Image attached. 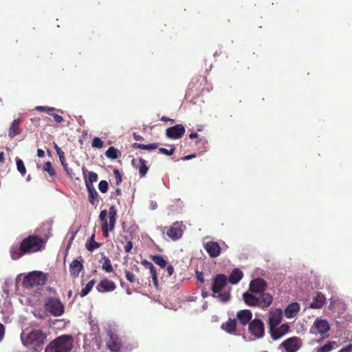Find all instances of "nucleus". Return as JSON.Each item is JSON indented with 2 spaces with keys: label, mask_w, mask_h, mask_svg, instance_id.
Masks as SVG:
<instances>
[{
  "label": "nucleus",
  "mask_w": 352,
  "mask_h": 352,
  "mask_svg": "<svg viewBox=\"0 0 352 352\" xmlns=\"http://www.w3.org/2000/svg\"><path fill=\"white\" fill-rule=\"evenodd\" d=\"M4 161H5L4 153L3 152H0V162L1 163H4Z\"/></svg>",
  "instance_id": "62"
},
{
  "label": "nucleus",
  "mask_w": 352,
  "mask_h": 352,
  "mask_svg": "<svg viewBox=\"0 0 352 352\" xmlns=\"http://www.w3.org/2000/svg\"><path fill=\"white\" fill-rule=\"evenodd\" d=\"M195 274H196L197 279L199 281H200L201 283H204L205 280H204V277L203 273L201 272L197 271Z\"/></svg>",
  "instance_id": "51"
},
{
  "label": "nucleus",
  "mask_w": 352,
  "mask_h": 352,
  "mask_svg": "<svg viewBox=\"0 0 352 352\" xmlns=\"http://www.w3.org/2000/svg\"><path fill=\"white\" fill-rule=\"evenodd\" d=\"M86 188H87V192H88V199H89V203L92 206H96L99 201V199H98L99 195H98L97 191L96 190L94 186H89V187H86Z\"/></svg>",
  "instance_id": "28"
},
{
  "label": "nucleus",
  "mask_w": 352,
  "mask_h": 352,
  "mask_svg": "<svg viewBox=\"0 0 352 352\" xmlns=\"http://www.w3.org/2000/svg\"><path fill=\"white\" fill-rule=\"evenodd\" d=\"M120 152L114 146H110L105 152L106 156L111 160H115L118 157Z\"/></svg>",
  "instance_id": "36"
},
{
  "label": "nucleus",
  "mask_w": 352,
  "mask_h": 352,
  "mask_svg": "<svg viewBox=\"0 0 352 352\" xmlns=\"http://www.w3.org/2000/svg\"><path fill=\"white\" fill-rule=\"evenodd\" d=\"M151 260L160 268H165L167 265L166 261L160 254H155L151 256Z\"/></svg>",
  "instance_id": "31"
},
{
  "label": "nucleus",
  "mask_w": 352,
  "mask_h": 352,
  "mask_svg": "<svg viewBox=\"0 0 352 352\" xmlns=\"http://www.w3.org/2000/svg\"><path fill=\"white\" fill-rule=\"evenodd\" d=\"M198 135L197 133H191L190 135H189V138L190 139H194V138H197Z\"/></svg>",
  "instance_id": "64"
},
{
  "label": "nucleus",
  "mask_w": 352,
  "mask_h": 352,
  "mask_svg": "<svg viewBox=\"0 0 352 352\" xmlns=\"http://www.w3.org/2000/svg\"><path fill=\"white\" fill-rule=\"evenodd\" d=\"M37 155L39 157H43L45 156V152L43 150L38 148L37 150Z\"/></svg>",
  "instance_id": "60"
},
{
  "label": "nucleus",
  "mask_w": 352,
  "mask_h": 352,
  "mask_svg": "<svg viewBox=\"0 0 352 352\" xmlns=\"http://www.w3.org/2000/svg\"><path fill=\"white\" fill-rule=\"evenodd\" d=\"M102 268L107 272H111L113 270L110 259L108 257L104 256V262Z\"/></svg>",
  "instance_id": "39"
},
{
  "label": "nucleus",
  "mask_w": 352,
  "mask_h": 352,
  "mask_svg": "<svg viewBox=\"0 0 352 352\" xmlns=\"http://www.w3.org/2000/svg\"><path fill=\"white\" fill-rule=\"evenodd\" d=\"M107 214L109 215V212H107L106 210H102L99 214L100 220H103L104 218H107Z\"/></svg>",
  "instance_id": "52"
},
{
  "label": "nucleus",
  "mask_w": 352,
  "mask_h": 352,
  "mask_svg": "<svg viewBox=\"0 0 352 352\" xmlns=\"http://www.w3.org/2000/svg\"><path fill=\"white\" fill-rule=\"evenodd\" d=\"M302 340L298 337H292L286 339L280 345L279 348H284L285 352H296L302 346Z\"/></svg>",
  "instance_id": "8"
},
{
  "label": "nucleus",
  "mask_w": 352,
  "mask_h": 352,
  "mask_svg": "<svg viewBox=\"0 0 352 352\" xmlns=\"http://www.w3.org/2000/svg\"><path fill=\"white\" fill-rule=\"evenodd\" d=\"M44 307L46 311L54 317L60 316L65 312V306L58 298H46L44 300Z\"/></svg>",
  "instance_id": "6"
},
{
  "label": "nucleus",
  "mask_w": 352,
  "mask_h": 352,
  "mask_svg": "<svg viewBox=\"0 0 352 352\" xmlns=\"http://www.w3.org/2000/svg\"><path fill=\"white\" fill-rule=\"evenodd\" d=\"M228 278L224 274H217L213 278L212 283V291L213 292L212 296L216 297V294L219 293L224 287L227 285Z\"/></svg>",
  "instance_id": "11"
},
{
  "label": "nucleus",
  "mask_w": 352,
  "mask_h": 352,
  "mask_svg": "<svg viewBox=\"0 0 352 352\" xmlns=\"http://www.w3.org/2000/svg\"><path fill=\"white\" fill-rule=\"evenodd\" d=\"M126 279L131 283H134L136 281L134 274L129 271H124Z\"/></svg>",
  "instance_id": "45"
},
{
  "label": "nucleus",
  "mask_w": 352,
  "mask_h": 352,
  "mask_svg": "<svg viewBox=\"0 0 352 352\" xmlns=\"http://www.w3.org/2000/svg\"><path fill=\"white\" fill-rule=\"evenodd\" d=\"M133 147L134 148H139V149H143V150H152L155 149L158 147L157 143H151L148 144H140V143H133Z\"/></svg>",
  "instance_id": "33"
},
{
  "label": "nucleus",
  "mask_w": 352,
  "mask_h": 352,
  "mask_svg": "<svg viewBox=\"0 0 352 352\" xmlns=\"http://www.w3.org/2000/svg\"><path fill=\"white\" fill-rule=\"evenodd\" d=\"M337 346V342L335 341L328 342L324 345L317 347L316 349V352H329L333 350Z\"/></svg>",
  "instance_id": "32"
},
{
  "label": "nucleus",
  "mask_w": 352,
  "mask_h": 352,
  "mask_svg": "<svg viewBox=\"0 0 352 352\" xmlns=\"http://www.w3.org/2000/svg\"><path fill=\"white\" fill-rule=\"evenodd\" d=\"M83 269V265L81 261L75 259L69 265V273L71 276L76 278L79 276L80 272Z\"/></svg>",
  "instance_id": "23"
},
{
  "label": "nucleus",
  "mask_w": 352,
  "mask_h": 352,
  "mask_svg": "<svg viewBox=\"0 0 352 352\" xmlns=\"http://www.w3.org/2000/svg\"><path fill=\"white\" fill-rule=\"evenodd\" d=\"M109 340L108 348L113 352H120L122 348V342L119 336L112 330L107 332Z\"/></svg>",
  "instance_id": "9"
},
{
  "label": "nucleus",
  "mask_w": 352,
  "mask_h": 352,
  "mask_svg": "<svg viewBox=\"0 0 352 352\" xmlns=\"http://www.w3.org/2000/svg\"><path fill=\"white\" fill-rule=\"evenodd\" d=\"M108 183L105 180H102L98 184V188L100 191L102 193H106L108 190Z\"/></svg>",
  "instance_id": "44"
},
{
  "label": "nucleus",
  "mask_w": 352,
  "mask_h": 352,
  "mask_svg": "<svg viewBox=\"0 0 352 352\" xmlns=\"http://www.w3.org/2000/svg\"><path fill=\"white\" fill-rule=\"evenodd\" d=\"M201 296L203 298H206L207 296H208V292L204 289H202L201 291Z\"/></svg>",
  "instance_id": "63"
},
{
  "label": "nucleus",
  "mask_w": 352,
  "mask_h": 352,
  "mask_svg": "<svg viewBox=\"0 0 352 352\" xmlns=\"http://www.w3.org/2000/svg\"><path fill=\"white\" fill-rule=\"evenodd\" d=\"M20 122H21L20 119H16L12 122V123L9 129L8 135L10 138H12L20 133V130H19Z\"/></svg>",
  "instance_id": "29"
},
{
  "label": "nucleus",
  "mask_w": 352,
  "mask_h": 352,
  "mask_svg": "<svg viewBox=\"0 0 352 352\" xmlns=\"http://www.w3.org/2000/svg\"><path fill=\"white\" fill-rule=\"evenodd\" d=\"M352 351V344H350L349 345H347L346 346L341 349L338 352H350Z\"/></svg>",
  "instance_id": "54"
},
{
  "label": "nucleus",
  "mask_w": 352,
  "mask_h": 352,
  "mask_svg": "<svg viewBox=\"0 0 352 352\" xmlns=\"http://www.w3.org/2000/svg\"><path fill=\"white\" fill-rule=\"evenodd\" d=\"M4 332H5L4 327L2 324L0 323V341L3 339V338L4 336Z\"/></svg>",
  "instance_id": "56"
},
{
  "label": "nucleus",
  "mask_w": 352,
  "mask_h": 352,
  "mask_svg": "<svg viewBox=\"0 0 352 352\" xmlns=\"http://www.w3.org/2000/svg\"><path fill=\"white\" fill-rule=\"evenodd\" d=\"M50 115L52 116L53 117L54 121L58 123H60L63 121V118L56 113H54L53 112H51V113Z\"/></svg>",
  "instance_id": "49"
},
{
  "label": "nucleus",
  "mask_w": 352,
  "mask_h": 352,
  "mask_svg": "<svg viewBox=\"0 0 352 352\" xmlns=\"http://www.w3.org/2000/svg\"><path fill=\"white\" fill-rule=\"evenodd\" d=\"M245 303L250 307H258L262 309L270 307L273 300V297L268 293H263L259 296L253 294L245 292L243 294Z\"/></svg>",
  "instance_id": "3"
},
{
  "label": "nucleus",
  "mask_w": 352,
  "mask_h": 352,
  "mask_svg": "<svg viewBox=\"0 0 352 352\" xmlns=\"http://www.w3.org/2000/svg\"><path fill=\"white\" fill-rule=\"evenodd\" d=\"M35 109L38 111H45L49 115L51 113V112H54V111H56V109L54 107H49L44 106H37L36 107Z\"/></svg>",
  "instance_id": "43"
},
{
  "label": "nucleus",
  "mask_w": 352,
  "mask_h": 352,
  "mask_svg": "<svg viewBox=\"0 0 352 352\" xmlns=\"http://www.w3.org/2000/svg\"><path fill=\"white\" fill-rule=\"evenodd\" d=\"M116 288V283L107 278H102L96 286V289L99 292H113Z\"/></svg>",
  "instance_id": "18"
},
{
  "label": "nucleus",
  "mask_w": 352,
  "mask_h": 352,
  "mask_svg": "<svg viewBox=\"0 0 352 352\" xmlns=\"http://www.w3.org/2000/svg\"><path fill=\"white\" fill-rule=\"evenodd\" d=\"M74 343L73 336L62 335L52 340L45 348V352H70Z\"/></svg>",
  "instance_id": "2"
},
{
  "label": "nucleus",
  "mask_w": 352,
  "mask_h": 352,
  "mask_svg": "<svg viewBox=\"0 0 352 352\" xmlns=\"http://www.w3.org/2000/svg\"><path fill=\"white\" fill-rule=\"evenodd\" d=\"M16 164L17 170L21 173L22 176H24L26 174V168L24 164V162L20 158H16Z\"/></svg>",
  "instance_id": "38"
},
{
  "label": "nucleus",
  "mask_w": 352,
  "mask_h": 352,
  "mask_svg": "<svg viewBox=\"0 0 352 352\" xmlns=\"http://www.w3.org/2000/svg\"><path fill=\"white\" fill-rule=\"evenodd\" d=\"M117 210L114 206H111L109 209V228H106V226L101 228L103 236L105 238L109 236V232L113 231L115 228L116 222Z\"/></svg>",
  "instance_id": "12"
},
{
  "label": "nucleus",
  "mask_w": 352,
  "mask_h": 352,
  "mask_svg": "<svg viewBox=\"0 0 352 352\" xmlns=\"http://www.w3.org/2000/svg\"><path fill=\"white\" fill-rule=\"evenodd\" d=\"M133 138L136 140H143V138L141 135H137L136 133L133 134Z\"/></svg>",
  "instance_id": "61"
},
{
  "label": "nucleus",
  "mask_w": 352,
  "mask_h": 352,
  "mask_svg": "<svg viewBox=\"0 0 352 352\" xmlns=\"http://www.w3.org/2000/svg\"><path fill=\"white\" fill-rule=\"evenodd\" d=\"M133 248V243L131 240L127 241L126 244L124 247V250L126 253L131 252Z\"/></svg>",
  "instance_id": "48"
},
{
  "label": "nucleus",
  "mask_w": 352,
  "mask_h": 352,
  "mask_svg": "<svg viewBox=\"0 0 352 352\" xmlns=\"http://www.w3.org/2000/svg\"><path fill=\"white\" fill-rule=\"evenodd\" d=\"M48 274L41 271H34L26 275L23 281L22 286L26 289H32L36 286H43L46 284Z\"/></svg>",
  "instance_id": "4"
},
{
  "label": "nucleus",
  "mask_w": 352,
  "mask_h": 352,
  "mask_svg": "<svg viewBox=\"0 0 352 352\" xmlns=\"http://www.w3.org/2000/svg\"><path fill=\"white\" fill-rule=\"evenodd\" d=\"M204 249L208 253L210 257L216 258L221 253V247L217 242L208 241L205 243Z\"/></svg>",
  "instance_id": "19"
},
{
  "label": "nucleus",
  "mask_w": 352,
  "mask_h": 352,
  "mask_svg": "<svg viewBox=\"0 0 352 352\" xmlns=\"http://www.w3.org/2000/svg\"><path fill=\"white\" fill-rule=\"evenodd\" d=\"M236 318L243 326L249 325L252 320V313L249 309L240 310L236 313Z\"/></svg>",
  "instance_id": "20"
},
{
  "label": "nucleus",
  "mask_w": 352,
  "mask_h": 352,
  "mask_svg": "<svg viewBox=\"0 0 352 352\" xmlns=\"http://www.w3.org/2000/svg\"><path fill=\"white\" fill-rule=\"evenodd\" d=\"M185 133V128L182 124H176L169 127L166 131V135L170 139H178L182 138Z\"/></svg>",
  "instance_id": "16"
},
{
  "label": "nucleus",
  "mask_w": 352,
  "mask_h": 352,
  "mask_svg": "<svg viewBox=\"0 0 352 352\" xmlns=\"http://www.w3.org/2000/svg\"><path fill=\"white\" fill-rule=\"evenodd\" d=\"M142 263L144 265L145 267L148 268V270H151V267H154L153 263L146 260L143 261Z\"/></svg>",
  "instance_id": "53"
},
{
  "label": "nucleus",
  "mask_w": 352,
  "mask_h": 352,
  "mask_svg": "<svg viewBox=\"0 0 352 352\" xmlns=\"http://www.w3.org/2000/svg\"><path fill=\"white\" fill-rule=\"evenodd\" d=\"M183 225L178 221L173 223L169 227H165L166 234L173 241L180 239L184 232Z\"/></svg>",
  "instance_id": "10"
},
{
  "label": "nucleus",
  "mask_w": 352,
  "mask_h": 352,
  "mask_svg": "<svg viewBox=\"0 0 352 352\" xmlns=\"http://www.w3.org/2000/svg\"><path fill=\"white\" fill-rule=\"evenodd\" d=\"M59 157V159H60V162L61 163V165L63 166V167H65L66 165H67L68 164L66 162V159L65 157V155H60V156H58Z\"/></svg>",
  "instance_id": "55"
},
{
  "label": "nucleus",
  "mask_w": 352,
  "mask_h": 352,
  "mask_svg": "<svg viewBox=\"0 0 352 352\" xmlns=\"http://www.w3.org/2000/svg\"><path fill=\"white\" fill-rule=\"evenodd\" d=\"M248 331L255 339H260L265 336V324L258 318L253 319L248 325Z\"/></svg>",
  "instance_id": "7"
},
{
  "label": "nucleus",
  "mask_w": 352,
  "mask_h": 352,
  "mask_svg": "<svg viewBox=\"0 0 352 352\" xmlns=\"http://www.w3.org/2000/svg\"><path fill=\"white\" fill-rule=\"evenodd\" d=\"M325 301V296L321 292H317L314 296L313 301L310 303L309 307L311 309H320L324 305Z\"/></svg>",
  "instance_id": "22"
},
{
  "label": "nucleus",
  "mask_w": 352,
  "mask_h": 352,
  "mask_svg": "<svg viewBox=\"0 0 352 352\" xmlns=\"http://www.w3.org/2000/svg\"><path fill=\"white\" fill-rule=\"evenodd\" d=\"M46 240L33 234L22 240L20 245H12L10 248V254L13 260H17L25 254H29L41 251L45 248Z\"/></svg>",
  "instance_id": "1"
},
{
  "label": "nucleus",
  "mask_w": 352,
  "mask_h": 352,
  "mask_svg": "<svg viewBox=\"0 0 352 352\" xmlns=\"http://www.w3.org/2000/svg\"><path fill=\"white\" fill-rule=\"evenodd\" d=\"M300 311V305L298 302L290 303L285 309L284 314L287 318H292Z\"/></svg>",
  "instance_id": "24"
},
{
  "label": "nucleus",
  "mask_w": 352,
  "mask_h": 352,
  "mask_svg": "<svg viewBox=\"0 0 352 352\" xmlns=\"http://www.w3.org/2000/svg\"><path fill=\"white\" fill-rule=\"evenodd\" d=\"M159 151L161 153H163L164 155H171L174 153V151H175V148L173 147H172L170 150L167 149V148H159Z\"/></svg>",
  "instance_id": "47"
},
{
  "label": "nucleus",
  "mask_w": 352,
  "mask_h": 352,
  "mask_svg": "<svg viewBox=\"0 0 352 352\" xmlns=\"http://www.w3.org/2000/svg\"><path fill=\"white\" fill-rule=\"evenodd\" d=\"M79 166L80 164L78 162H75L74 166L69 167V165H66L63 167L67 175L71 179H78L77 175L79 174Z\"/></svg>",
  "instance_id": "27"
},
{
  "label": "nucleus",
  "mask_w": 352,
  "mask_h": 352,
  "mask_svg": "<svg viewBox=\"0 0 352 352\" xmlns=\"http://www.w3.org/2000/svg\"><path fill=\"white\" fill-rule=\"evenodd\" d=\"M101 222V228H103L106 226V228H109V222L107 221V218H104L103 220H100Z\"/></svg>",
  "instance_id": "58"
},
{
  "label": "nucleus",
  "mask_w": 352,
  "mask_h": 352,
  "mask_svg": "<svg viewBox=\"0 0 352 352\" xmlns=\"http://www.w3.org/2000/svg\"><path fill=\"white\" fill-rule=\"evenodd\" d=\"M243 277V272L239 268L234 269L230 273L228 280L232 285L238 283Z\"/></svg>",
  "instance_id": "26"
},
{
  "label": "nucleus",
  "mask_w": 352,
  "mask_h": 352,
  "mask_svg": "<svg viewBox=\"0 0 352 352\" xmlns=\"http://www.w3.org/2000/svg\"><path fill=\"white\" fill-rule=\"evenodd\" d=\"M151 278L153 279V284L155 287H158V279H157V274L155 267H151V270H149Z\"/></svg>",
  "instance_id": "41"
},
{
  "label": "nucleus",
  "mask_w": 352,
  "mask_h": 352,
  "mask_svg": "<svg viewBox=\"0 0 352 352\" xmlns=\"http://www.w3.org/2000/svg\"><path fill=\"white\" fill-rule=\"evenodd\" d=\"M163 122H170L172 123L175 122V120L174 119H171V118H168L166 116H162L160 119Z\"/></svg>",
  "instance_id": "59"
},
{
  "label": "nucleus",
  "mask_w": 352,
  "mask_h": 352,
  "mask_svg": "<svg viewBox=\"0 0 352 352\" xmlns=\"http://www.w3.org/2000/svg\"><path fill=\"white\" fill-rule=\"evenodd\" d=\"M135 160H133L131 163L132 165L138 170L139 175L140 177H144L147 174L148 170V166H146V161L142 157L138 159V163L135 164Z\"/></svg>",
  "instance_id": "21"
},
{
  "label": "nucleus",
  "mask_w": 352,
  "mask_h": 352,
  "mask_svg": "<svg viewBox=\"0 0 352 352\" xmlns=\"http://www.w3.org/2000/svg\"><path fill=\"white\" fill-rule=\"evenodd\" d=\"M47 336L41 329L33 330L27 334L21 335V340L25 344H31L40 347L44 344Z\"/></svg>",
  "instance_id": "5"
},
{
  "label": "nucleus",
  "mask_w": 352,
  "mask_h": 352,
  "mask_svg": "<svg viewBox=\"0 0 352 352\" xmlns=\"http://www.w3.org/2000/svg\"><path fill=\"white\" fill-rule=\"evenodd\" d=\"M223 330L230 334H235L236 331V319H229L221 324Z\"/></svg>",
  "instance_id": "25"
},
{
  "label": "nucleus",
  "mask_w": 352,
  "mask_h": 352,
  "mask_svg": "<svg viewBox=\"0 0 352 352\" xmlns=\"http://www.w3.org/2000/svg\"><path fill=\"white\" fill-rule=\"evenodd\" d=\"M166 271L167 272V277H170L174 273V267L171 265H166Z\"/></svg>",
  "instance_id": "50"
},
{
  "label": "nucleus",
  "mask_w": 352,
  "mask_h": 352,
  "mask_svg": "<svg viewBox=\"0 0 352 352\" xmlns=\"http://www.w3.org/2000/svg\"><path fill=\"white\" fill-rule=\"evenodd\" d=\"M88 179L85 178L86 187L94 186L93 183L98 180V174L93 171L88 172Z\"/></svg>",
  "instance_id": "34"
},
{
  "label": "nucleus",
  "mask_w": 352,
  "mask_h": 352,
  "mask_svg": "<svg viewBox=\"0 0 352 352\" xmlns=\"http://www.w3.org/2000/svg\"><path fill=\"white\" fill-rule=\"evenodd\" d=\"M113 174L116 178V184L120 185L122 182V175L118 169L113 170Z\"/></svg>",
  "instance_id": "46"
},
{
  "label": "nucleus",
  "mask_w": 352,
  "mask_h": 352,
  "mask_svg": "<svg viewBox=\"0 0 352 352\" xmlns=\"http://www.w3.org/2000/svg\"><path fill=\"white\" fill-rule=\"evenodd\" d=\"M289 330V326L287 323L283 324L274 329H270L269 332L273 340H277L285 335Z\"/></svg>",
  "instance_id": "17"
},
{
  "label": "nucleus",
  "mask_w": 352,
  "mask_h": 352,
  "mask_svg": "<svg viewBox=\"0 0 352 352\" xmlns=\"http://www.w3.org/2000/svg\"><path fill=\"white\" fill-rule=\"evenodd\" d=\"M195 157H196V155L191 154V155H185L184 157H183L182 158V160H184V161H186V160H189L193 159Z\"/></svg>",
  "instance_id": "57"
},
{
  "label": "nucleus",
  "mask_w": 352,
  "mask_h": 352,
  "mask_svg": "<svg viewBox=\"0 0 352 352\" xmlns=\"http://www.w3.org/2000/svg\"><path fill=\"white\" fill-rule=\"evenodd\" d=\"M219 294L216 296L219 298V300L222 302H227L230 299V292L229 291L224 292L223 293H218Z\"/></svg>",
  "instance_id": "40"
},
{
  "label": "nucleus",
  "mask_w": 352,
  "mask_h": 352,
  "mask_svg": "<svg viewBox=\"0 0 352 352\" xmlns=\"http://www.w3.org/2000/svg\"><path fill=\"white\" fill-rule=\"evenodd\" d=\"M283 318V312L280 309L270 311L268 318L269 330L274 329L280 324Z\"/></svg>",
  "instance_id": "14"
},
{
  "label": "nucleus",
  "mask_w": 352,
  "mask_h": 352,
  "mask_svg": "<svg viewBox=\"0 0 352 352\" xmlns=\"http://www.w3.org/2000/svg\"><path fill=\"white\" fill-rule=\"evenodd\" d=\"M103 145V141L100 138H94L91 143L92 147L98 148H101Z\"/></svg>",
  "instance_id": "42"
},
{
  "label": "nucleus",
  "mask_w": 352,
  "mask_h": 352,
  "mask_svg": "<svg viewBox=\"0 0 352 352\" xmlns=\"http://www.w3.org/2000/svg\"><path fill=\"white\" fill-rule=\"evenodd\" d=\"M330 326L326 320L316 319L310 329V333L316 334L318 333L324 334L329 331Z\"/></svg>",
  "instance_id": "13"
},
{
  "label": "nucleus",
  "mask_w": 352,
  "mask_h": 352,
  "mask_svg": "<svg viewBox=\"0 0 352 352\" xmlns=\"http://www.w3.org/2000/svg\"><path fill=\"white\" fill-rule=\"evenodd\" d=\"M43 171L47 172L51 177H53L56 175V171L52 167V163L50 162H47L43 164Z\"/></svg>",
  "instance_id": "37"
},
{
  "label": "nucleus",
  "mask_w": 352,
  "mask_h": 352,
  "mask_svg": "<svg viewBox=\"0 0 352 352\" xmlns=\"http://www.w3.org/2000/svg\"><path fill=\"white\" fill-rule=\"evenodd\" d=\"M85 246L89 252H93L94 250L100 248L101 244L95 241V234H93L89 239L86 242Z\"/></svg>",
  "instance_id": "30"
},
{
  "label": "nucleus",
  "mask_w": 352,
  "mask_h": 352,
  "mask_svg": "<svg viewBox=\"0 0 352 352\" xmlns=\"http://www.w3.org/2000/svg\"><path fill=\"white\" fill-rule=\"evenodd\" d=\"M96 283V280L94 279H92L86 285L85 287H83L80 292V296L81 297H84L85 296H87L89 292L92 289L93 287L94 286Z\"/></svg>",
  "instance_id": "35"
},
{
  "label": "nucleus",
  "mask_w": 352,
  "mask_h": 352,
  "mask_svg": "<svg viewBox=\"0 0 352 352\" xmlns=\"http://www.w3.org/2000/svg\"><path fill=\"white\" fill-rule=\"evenodd\" d=\"M267 287L266 282L261 278L252 280L250 283L249 289L252 293L263 294Z\"/></svg>",
  "instance_id": "15"
}]
</instances>
